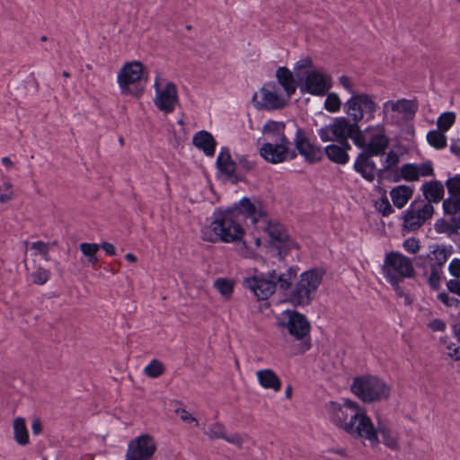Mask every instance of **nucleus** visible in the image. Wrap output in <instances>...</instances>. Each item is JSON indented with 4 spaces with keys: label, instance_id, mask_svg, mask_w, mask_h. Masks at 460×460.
Here are the masks:
<instances>
[{
    "label": "nucleus",
    "instance_id": "nucleus-1",
    "mask_svg": "<svg viewBox=\"0 0 460 460\" xmlns=\"http://www.w3.org/2000/svg\"><path fill=\"white\" fill-rule=\"evenodd\" d=\"M334 425L357 438H365L377 444L376 428L364 410L355 402L346 400L342 405L331 402L328 407Z\"/></svg>",
    "mask_w": 460,
    "mask_h": 460
},
{
    "label": "nucleus",
    "instance_id": "nucleus-2",
    "mask_svg": "<svg viewBox=\"0 0 460 460\" xmlns=\"http://www.w3.org/2000/svg\"><path fill=\"white\" fill-rule=\"evenodd\" d=\"M209 229L212 233L208 235L207 230H202V239L211 243H234L241 241L244 234L236 208L215 211Z\"/></svg>",
    "mask_w": 460,
    "mask_h": 460
},
{
    "label": "nucleus",
    "instance_id": "nucleus-3",
    "mask_svg": "<svg viewBox=\"0 0 460 460\" xmlns=\"http://www.w3.org/2000/svg\"><path fill=\"white\" fill-rule=\"evenodd\" d=\"M323 277V272L318 269L303 272L296 285L291 289L288 301L294 306L310 305L322 283Z\"/></svg>",
    "mask_w": 460,
    "mask_h": 460
},
{
    "label": "nucleus",
    "instance_id": "nucleus-4",
    "mask_svg": "<svg viewBox=\"0 0 460 460\" xmlns=\"http://www.w3.org/2000/svg\"><path fill=\"white\" fill-rule=\"evenodd\" d=\"M351 392L364 402H373L387 399L390 387L381 379L372 376L355 377Z\"/></svg>",
    "mask_w": 460,
    "mask_h": 460
},
{
    "label": "nucleus",
    "instance_id": "nucleus-5",
    "mask_svg": "<svg viewBox=\"0 0 460 460\" xmlns=\"http://www.w3.org/2000/svg\"><path fill=\"white\" fill-rule=\"evenodd\" d=\"M144 66L139 61L126 63L118 74V84L124 95L139 96L143 93L141 80Z\"/></svg>",
    "mask_w": 460,
    "mask_h": 460
},
{
    "label": "nucleus",
    "instance_id": "nucleus-6",
    "mask_svg": "<svg viewBox=\"0 0 460 460\" xmlns=\"http://www.w3.org/2000/svg\"><path fill=\"white\" fill-rule=\"evenodd\" d=\"M382 271L386 279L413 278L414 267L410 258L398 252H387L385 256Z\"/></svg>",
    "mask_w": 460,
    "mask_h": 460
},
{
    "label": "nucleus",
    "instance_id": "nucleus-7",
    "mask_svg": "<svg viewBox=\"0 0 460 460\" xmlns=\"http://www.w3.org/2000/svg\"><path fill=\"white\" fill-rule=\"evenodd\" d=\"M261 100H257V93H254L252 101L258 110L275 111L284 108L289 97L279 92V87L274 82L265 84L260 90Z\"/></svg>",
    "mask_w": 460,
    "mask_h": 460
},
{
    "label": "nucleus",
    "instance_id": "nucleus-8",
    "mask_svg": "<svg viewBox=\"0 0 460 460\" xmlns=\"http://www.w3.org/2000/svg\"><path fill=\"white\" fill-rule=\"evenodd\" d=\"M377 108L373 97L367 93L353 94L345 103L344 111L351 121L358 124L364 114L373 117Z\"/></svg>",
    "mask_w": 460,
    "mask_h": 460
},
{
    "label": "nucleus",
    "instance_id": "nucleus-9",
    "mask_svg": "<svg viewBox=\"0 0 460 460\" xmlns=\"http://www.w3.org/2000/svg\"><path fill=\"white\" fill-rule=\"evenodd\" d=\"M356 123L346 117H337L332 122L318 130V136L323 142H333L349 139Z\"/></svg>",
    "mask_w": 460,
    "mask_h": 460
},
{
    "label": "nucleus",
    "instance_id": "nucleus-10",
    "mask_svg": "<svg viewBox=\"0 0 460 460\" xmlns=\"http://www.w3.org/2000/svg\"><path fill=\"white\" fill-rule=\"evenodd\" d=\"M265 225V231L274 242V245L278 250V255L283 259L288 252L293 248H298L297 245L289 238V235L283 225L277 221L262 220Z\"/></svg>",
    "mask_w": 460,
    "mask_h": 460
},
{
    "label": "nucleus",
    "instance_id": "nucleus-11",
    "mask_svg": "<svg viewBox=\"0 0 460 460\" xmlns=\"http://www.w3.org/2000/svg\"><path fill=\"white\" fill-rule=\"evenodd\" d=\"M292 128L295 129L294 143L296 150L310 164L322 161L324 154L322 147L312 144L305 131L299 128L295 122H292Z\"/></svg>",
    "mask_w": 460,
    "mask_h": 460
},
{
    "label": "nucleus",
    "instance_id": "nucleus-12",
    "mask_svg": "<svg viewBox=\"0 0 460 460\" xmlns=\"http://www.w3.org/2000/svg\"><path fill=\"white\" fill-rule=\"evenodd\" d=\"M156 445L150 435H141L129 442L125 460H150Z\"/></svg>",
    "mask_w": 460,
    "mask_h": 460
},
{
    "label": "nucleus",
    "instance_id": "nucleus-13",
    "mask_svg": "<svg viewBox=\"0 0 460 460\" xmlns=\"http://www.w3.org/2000/svg\"><path fill=\"white\" fill-rule=\"evenodd\" d=\"M291 142H274L265 143L260 148V155L267 162L271 164H279L288 158L294 159L296 157V150L290 149Z\"/></svg>",
    "mask_w": 460,
    "mask_h": 460
},
{
    "label": "nucleus",
    "instance_id": "nucleus-14",
    "mask_svg": "<svg viewBox=\"0 0 460 460\" xmlns=\"http://www.w3.org/2000/svg\"><path fill=\"white\" fill-rule=\"evenodd\" d=\"M283 316L287 318V322L281 321L279 324L280 327L287 328L291 336L296 340H302L308 336L310 323L304 314L296 311L286 310Z\"/></svg>",
    "mask_w": 460,
    "mask_h": 460
},
{
    "label": "nucleus",
    "instance_id": "nucleus-15",
    "mask_svg": "<svg viewBox=\"0 0 460 460\" xmlns=\"http://www.w3.org/2000/svg\"><path fill=\"white\" fill-rule=\"evenodd\" d=\"M413 206L414 204L411 205L403 217V226L410 231L419 229L434 213V208L429 203L424 204L421 208H413Z\"/></svg>",
    "mask_w": 460,
    "mask_h": 460
},
{
    "label": "nucleus",
    "instance_id": "nucleus-16",
    "mask_svg": "<svg viewBox=\"0 0 460 460\" xmlns=\"http://www.w3.org/2000/svg\"><path fill=\"white\" fill-rule=\"evenodd\" d=\"M155 87L157 93L154 101L155 106L165 113L172 112L175 103L178 102L176 85L173 83L169 82L165 84L163 90H159V83L156 80Z\"/></svg>",
    "mask_w": 460,
    "mask_h": 460
},
{
    "label": "nucleus",
    "instance_id": "nucleus-17",
    "mask_svg": "<svg viewBox=\"0 0 460 460\" xmlns=\"http://www.w3.org/2000/svg\"><path fill=\"white\" fill-rule=\"evenodd\" d=\"M243 286L249 288L259 300L268 299L276 291L271 278L263 275L244 279Z\"/></svg>",
    "mask_w": 460,
    "mask_h": 460
},
{
    "label": "nucleus",
    "instance_id": "nucleus-18",
    "mask_svg": "<svg viewBox=\"0 0 460 460\" xmlns=\"http://www.w3.org/2000/svg\"><path fill=\"white\" fill-rule=\"evenodd\" d=\"M330 87L331 85L325 75L318 71H312L307 74L305 83L300 85V92L302 93H308L312 95L323 96Z\"/></svg>",
    "mask_w": 460,
    "mask_h": 460
},
{
    "label": "nucleus",
    "instance_id": "nucleus-19",
    "mask_svg": "<svg viewBox=\"0 0 460 460\" xmlns=\"http://www.w3.org/2000/svg\"><path fill=\"white\" fill-rule=\"evenodd\" d=\"M374 156L376 155L362 150L357 156L353 166L354 170L369 182H372L377 174L376 164L373 160Z\"/></svg>",
    "mask_w": 460,
    "mask_h": 460
},
{
    "label": "nucleus",
    "instance_id": "nucleus-20",
    "mask_svg": "<svg viewBox=\"0 0 460 460\" xmlns=\"http://www.w3.org/2000/svg\"><path fill=\"white\" fill-rule=\"evenodd\" d=\"M375 129L376 132L372 135L364 151L377 156L383 155L389 146L390 139L383 125L376 126Z\"/></svg>",
    "mask_w": 460,
    "mask_h": 460
},
{
    "label": "nucleus",
    "instance_id": "nucleus-21",
    "mask_svg": "<svg viewBox=\"0 0 460 460\" xmlns=\"http://www.w3.org/2000/svg\"><path fill=\"white\" fill-rule=\"evenodd\" d=\"M217 165L219 171L227 178L233 179L234 182L242 181L243 178L236 173V163L231 158L227 147H223L217 158Z\"/></svg>",
    "mask_w": 460,
    "mask_h": 460
},
{
    "label": "nucleus",
    "instance_id": "nucleus-22",
    "mask_svg": "<svg viewBox=\"0 0 460 460\" xmlns=\"http://www.w3.org/2000/svg\"><path fill=\"white\" fill-rule=\"evenodd\" d=\"M232 208L239 210L241 223L244 217L251 218L253 224L257 223L261 218L266 217L265 213L261 208H258L248 198H243Z\"/></svg>",
    "mask_w": 460,
    "mask_h": 460
},
{
    "label": "nucleus",
    "instance_id": "nucleus-23",
    "mask_svg": "<svg viewBox=\"0 0 460 460\" xmlns=\"http://www.w3.org/2000/svg\"><path fill=\"white\" fill-rule=\"evenodd\" d=\"M276 78L278 86H281L283 93L290 98L296 90V84L292 72L286 66H280L276 71Z\"/></svg>",
    "mask_w": 460,
    "mask_h": 460
},
{
    "label": "nucleus",
    "instance_id": "nucleus-24",
    "mask_svg": "<svg viewBox=\"0 0 460 460\" xmlns=\"http://www.w3.org/2000/svg\"><path fill=\"white\" fill-rule=\"evenodd\" d=\"M192 143L208 156H212L215 153L217 143L213 136L206 130L196 133L193 137Z\"/></svg>",
    "mask_w": 460,
    "mask_h": 460
},
{
    "label": "nucleus",
    "instance_id": "nucleus-25",
    "mask_svg": "<svg viewBox=\"0 0 460 460\" xmlns=\"http://www.w3.org/2000/svg\"><path fill=\"white\" fill-rule=\"evenodd\" d=\"M421 190L425 199L428 200L427 203H438L443 199L444 197V186L437 180L430 181L422 185Z\"/></svg>",
    "mask_w": 460,
    "mask_h": 460
},
{
    "label": "nucleus",
    "instance_id": "nucleus-26",
    "mask_svg": "<svg viewBox=\"0 0 460 460\" xmlns=\"http://www.w3.org/2000/svg\"><path fill=\"white\" fill-rule=\"evenodd\" d=\"M391 107L393 111L402 113L405 118L414 116L418 110V104L415 101L401 99L397 102L388 101L384 104V108Z\"/></svg>",
    "mask_w": 460,
    "mask_h": 460
},
{
    "label": "nucleus",
    "instance_id": "nucleus-27",
    "mask_svg": "<svg viewBox=\"0 0 460 460\" xmlns=\"http://www.w3.org/2000/svg\"><path fill=\"white\" fill-rule=\"evenodd\" d=\"M285 123L270 120L264 125L263 133L266 134L273 142L288 143L289 140L285 135Z\"/></svg>",
    "mask_w": 460,
    "mask_h": 460
},
{
    "label": "nucleus",
    "instance_id": "nucleus-28",
    "mask_svg": "<svg viewBox=\"0 0 460 460\" xmlns=\"http://www.w3.org/2000/svg\"><path fill=\"white\" fill-rule=\"evenodd\" d=\"M259 384L265 389H272L279 392L281 389L279 377L271 369H262L256 373Z\"/></svg>",
    "mask_w": 460,
    "mask_h": 460
},
{
    "label": "nucleus",
    "instance_id": "nucleus-29",
    "mask_svg": "<svg viewBox=\"0 0 460 460\" xmlns=\"http://www.w3.org/2000/svg\"><path fill=\"white\" fill-rule=\"evenodd\" d=\"M296 276V269L290 267L286 273L278 274L276 270L268 272V277L271 278L275 284L279 286L280 289L286 291L290 288L293 279Z\"/></svg>",
    "mask_w": 460,
    "mask_h": 460
},
{
    "label": "nucleus",
    "instance_id": "nucleus-30",
    "mask_svg": "<svg viewBox=\"0 0 460 460\" xmlns=\"http://www.w3.org/2000/svg\"><path fill=\"white\" fill-rule=\"evenodd\" d=\"M430 248H432V250H430V252L427 255L429 266H437L441 269L447 261L451 252L447 251L444 245L435 244Z\"/></svg>",
    "mask_w": 460,
    "mask_h": 460
},
{
    "label": "nucleus",
    "instance_id": "nucleus-31",
    "mask_svg": "<svg viewBox=\"0 0 460 460\" xmlns=\"http://www.w3.org/2000/svg\"><path fill=\"white\" fill-rule=\"evenodd\" d=\"M412 189L406 185H400L390 191L393 203L395 207L402 208L412 196Z\"/></svg>",
    "mask_w": 460,
    "mask_h": 460
},
{
    "label": "nucleus",
    "instance_id": "nucleus-32",
    "mask_svg": "<svg viewBox=\"0 0 460 460\" xmlns=\"http://www.w3.org/2000/svg\"><path fill=\"white\" fill-rule=\"evenodd\" d=\"M324 153L328 159L338 164L348 163L349 156L345 153V149L337 144H331L324 148Z\"/></svg>",
    "mask_w": 460,
    "mask_h": 460
},
{
    "label": "nucleus",
    "instance_id": "nucleus-33",
    "mask_svg": "<svg viewBox=\"0 0 460 460\" xmlns=\"http://www.w3.org/2000/svg\"><path fill=\"white\" fill-rule=\"evenodd\" d=\"M13 434L15 441L21 446L29 444V435L25 424V420L22 417H17L13 420Z\"/></svg>",
    "mask_w": 460,
    "mask_h": 460
},
{
    "label": "nucleus",
    "instance_id": "nucleus-34",
    "mask_svg": "<svg viewBox=\"0 0 460 460\" xmlns=\"http://www.w3.org/2000/svg\"><path fill=\"white\" fill-rule=\"evenodd\" d=\"M376 432L381 434L384 445L392 450H399L398 438L389 429L379 426L376 429Z\"/></svg>",
    "mask_w": 460,
    "mask_h": 460
},
{
    "label": "nucleus",
    "instance_id": "nucleus-35",
    "mask_svg": "<svg viewBox=\"0 0 460 460\" xmlns=\"http://www.w3.org/2000/svg\"><path fill=\"white\" fill-rule=\"evenodd\" d=\"M83 255L86 257L88 263L95 265L98 262L96 253L100 250L98 243H82L79 245Z\"/></svg>",
    "mask_w": 460,
    "mask_h": 460
},
{
    "label": "nucleus",
    "instance_id": "nucleus-36",
    "mask_svg": "<svg viewBox=\"0 0 460 460\" xmlns=\"http://www.w3.org/2000/svg\"><path fill=\"white\" fill-rule=\"evenodd\" d=\"M445 131L438 130H430L427 134V140L429 144L437 148L441 149L447 146V137L444 134Z\"/></svg>",
    "mask_w": 460,
    "mask_h": 460
},
{
    "label": "nucleus",
    "instance_id": "nucleus-37",
    "mask_svg": "<svg viewBox=\"0 0 460 460\" xmlns=\"http://www.w3.org/2000/svg\"><path fill=\"white\" fill-rule=\"evenodd\" d=\"M165 372L164 365L158 359H153L145 368L144 374L151 378H156Z\"/></svg>",
    "mask_w": 460,
    "mask_h": 460
},
{
    "label": "nucleus",
    "instance_id": "nucleus-38",
    "mask_svg": "<svg viewBox=\"0 0 460 460\" xmlns=\"http://www.w3.org/2000/svg\"><path fill=\"white\" fill-rule=\"evenodd\" d=\"M214 288L226 298H229L234 290V283L227 279L219 278L215 280Z\"/></svg>",
    "mask_w": 460,
    "mask_h": 460
},
{
    "label": "nucleus",
    "instance_id": "nucleus-39",
    "mask_svg": "<svg viewBox=\"0 0 460 460\" xmlns=\"http://www.w3.org/2000/svg\"><path fill=\"white\" fill-rule=\"evenodd\" d=\"M443 209L445 214L455 215L460 212V194L450 197L443 201Z\"/></svg>",
    "mask_w": 460,
    "mask_h": 460
},
{
    "label": "nucleus",
    "instance_id": "nucleus-40",
    "mask_svg": "<svg viewBox=\"0 0 460 460\" xmlns=\"http://www.w3.org/2000/svg\"><path fill=\"white\" fill-rule=\"evenodd\" d=\"M402 177L408 181H415L419 180L418 164H405L401 169Z\"/></svg>",
    "mask_w": 460,
    "mask_h": 460
},
{
    "label": "nucleus",
    "instance_id": "nucleus-41",
    "mask_svg": "<svg viewBox=\"0 0 460 460\" xmlns=\"http://www.w3.org/2000/svg\"><path fill=\"white\" fill-rule=\"evenodd\" d=\"M323 457L325 460H343L348 457L345 448H327L323 452Z\"/></svg>",
    "mask_w": 460,
    "mask_h": 460
},
{
    "label": "nucleus",
    "instance_id": "nucleus-42",
    "mask_svg": "<svg viewBox=\"0 0 460 460\" xmlns=\"http://www.w3.org/2000/svg\"><path fill=\"white\" fill-rule=\"evenodd\" d=\"M456 119V115L454 112L447 111L441 114L438 119V128L441 131H447L450 128V127L454 124Z\"/></svg>",
    "mask_w": 460,
    "mask_h": 460
},
{
    "label": "nucleus",
    "instance_id": "nucleus-43",
    "mask_svg": "<svg viewBox=\"0 0 460 460\" xmlns=\"http://www.w3.org/2000/svg\"><path fill=\"white\" fill-rule=\"evenodd\" d=\"M236 173L240 176L241 173H247L254 168V163L249 160L248 156L241 155L237 158Z\"/></svg>",
    "mask_w": 460,
    "mask_h": 460
},
{
    "label": "nucleus",
    "instance_id": "nucleus-44",
    "mask_svg": "<svg viewBox=\"0 0 460 460\" xmlns=\"http://www.w3.org/2000/svg\"><path fill=\"white\" fill-rule=\"evenodd\" d=\"M341 102L338 94L331 93L327 95L324 102V108L330 112H336L340 111Z\"/></svg>",
    "mask_w": 460,
    "mask_h": 460
},
{
    "label": "nucleus",
    "instance_id": "nucleus-45",
    "mask_svg": "<svg viewBox=\"0 0 460 460\" xmlns=\"http://www.w3.org/2000/svg\"><path fill=\"white\" fill-rule=\"evenodd\" d=\"M441 274V269L437 266L430 267V275L428 279V283L432 289L438 290L440 288Z\"/></svg>",
    "mask_w": 460,
    "mask_h": 460
},
{
    "label": "nucleus",
    "instance_id": "nucleus-46",
    "mask_svg": "<svg viewBox=\"0 0 460 460\" xmlns=\"http://www.w3.org/2000/svg\"><path fill=\"white\" fill-rule=\"evenodd\" d=\"M206 434L212 439L222 438L225 440V438H226V434L225 432V427L223 424H221L219 422L211 424L208 427V429L206 432Z\"/></svg>",
    "mask_w": 460,
    "mask_h": 460
},
{
    "label": "nucleus",
    "instance_id": "nucleus-47",
    "mask_svg": "<svg viewBox=\"0 0 460 460\" xmlns=\"http://www.w3.org/2000/svg\"><path fill=\"white\" fill-rule=\"evenodd\" d=\"M356 128H353L351 136L349 138L352 139L353 143L363 150L366 148L367 143L363 132L360 130L358 124L356 123Z\"/></svg>",
    "mask_w": 460,
    "mask_h": 460
},
{
    "label": "nucleus",
    "instance_id": "nucleus-48",
    "mask_svg": "<svg viewBox=\"0 0 460 460\" xmlns=\"http://www.w3.org/2000/svg\"><path fill=\"white\" fill-rule=\"evenodd\" d=\"M50 277V272L43 268H38L37 270L31 273V279L33 283L37 285L45 284Z\"/></svg>",
    "mask_w": 460,
    "mask_h": 460
},
{
    "label": "nucleus",
    "instance_id": "nucleus-49",
    "mask_svg": "<svg viewBox=\"0 0 460 460\" xmlns=\"http://www.w3.org/2000/svg\"><path fill=\"white\" fill-rule=\"evenodd\" d=\"M446 186L451 197L460 195V175L449 178L446 181Z\"/></svg>",
    "mask_w": 460,
    "mask_h": 460
},
{
    "label": "nucleus",
    "instance_id": "nucleus-50",
    "mask_svg": "<svg viewBox=\"0 0 460 460\" xmlns=\"http://www.w3.org/2000/svg\"><path fill=\"white\" fill-rule=\"evenodd\" d=\"M248 439L249 437L247 435H241L239 433H234L230 436L226 435V438H225L226 441L236 446L240 449L243 448V443Z\"/></svg>",
    "mask_w": 460,
    "mask_h": 460
},
{
    "label": "nucleus",
    "instance_id": "nucleus-51",
    "mask_svg": "<svg viewBox=\"0 0 460 460\" xmlns=\"http://www.w3.org/2000/svg\"><path fill=\"white\" fill-rule=\"evenodd\" d=\"M376 207L383 217H387L394 211L387 198H382L376 202Z\"/></svg>",
    "mask_w": 460,
    "mask_h": 460
},
{
    "label": "nucleus",
    "instance_id": "nucleus-52",
    "mask_svg": "<svg viewBox=\"0 0 460 460\" xmlns=\"http://www.w3.org/2000/svg\"><path fill=\"white\" fill-rule=\"evenodd\" d=\"M399 162V156L398 155L394 152V151H390L387 155H386V158H385V164H384V168L379 170V174H382L385 171H386L387 169H389L391 166L393 165H395L396 164H398Z\"/></svg>",
    "mask_w": 460,
    "mask_h": 460
},
{
    "label": "nucleus",
    "instance_id": "nucleus-53",
    "mask_svg": "<svg viewBox=\"0 0 460 460\" xmlns=\"http://www.w3.org/2000/svg\"><path fill=\"white\" fill-rule=\"evenodd\" d=\"M438 299L448 307H456L460 301L457 298L450 296L447 293L442 292L438 295Z\"/></svg>",
    "mask_w": 460,
    "mask_h": 460
},
{
    "label": "nucleus",
    "instance_id": "nucleus-54",
    "mask_svg": "<svg viewBox=\"0 0 460 460\" xmlns=\"http://www.w3.org/2000/svg\"><path fill=\"white\" fill-rule=\"evenodd\" d=\"M175 412L180 416V419L184 422H193L195 427H199V421L194 418L191 413L183 408L175 409Z\"/></svg>",
    "mask_w": 460,
    "mask_h": 460
},
{
    "label": "nucleus",
    "instance_id": "nucleus-55",
    "mask_svg": "<svg viewBox=\"0 0 460 460\" xmlns=\"http://www.w3.org/2000/svg\"><path fill=\"white\" fill-rule=\"evenodd\" d=\"M50 243H47L41 241L34 242L31 243V248L40 253L46 261H48V255L49 251Z\"/></svg>",
    "mask_w": 460,
    "mask_h": 460
},
{
    "label": "nucleus",
    "instance_id": "nucleus-56",
    "mask_svg": "<svg viewBox=\"0 0 460 460\" xmlns=\"http://www.w3.org/2000/svg\"><path fill=\"white\" fill-rule=\"evenodd\" d=\"M403 248L410 253L415 254L420 250V242L415 238H408L403 242Z\"/></svg>",
    "mask_w": 460,
    "mask_h": 460
},
{
    "label": "nucleus",
    "instance_id": "nucleus-57",
    "mask_svg": "<svg viewBox=\"0 0 460 460\" xmlns=\"http://www.w3.org/2000/svg\"><path fill=\"white\" fill-rule=\"evenodd\" d=\"M418 175L419 177L434 175V170L431 162L428 161L421 164H418Z\"/></svg>",
    "mask_w": 460,
    "mask_h": 460
},
{
    "label": "nucleus",
    "instance_id": "nucleus-58",
    "mask_svg": "<svg viewBox=\"0 0 460 460\" xmlns=\"http://www.w3.org/2000/svg\"><path fill=\"white\" fill-rule=\"evenodd\" d=\"M448 270L451 275H453L456 279H460V260H452L451 262L449 263Z\"/></svg>",
    "mask_w": 460,
    "mask_h": 460
},
{
    "label": "nucleus",
    "instance_id": "nucleus-59",
    "mask_svg": "<svg viewBox=\"0 0 460 460\" xmlns=\"http://www.w3.org/2000/svg\"><path fill=\"white\" fill-rule=\"evenodd\" d=\"M447 288L451 292L460 296V279H450L447 282Z\"/></svg>",
    "mask_w": 460,
    "mask_h": 460
},
{
    "label": "nucleus",
    "instance_id": "nucleus-60",
    "mask_svg": "<svg viewBox=\"0 0 460 460\" xmlns=\"http://www.w3.org/2000/svg\"><path fill=\"white\" fill-rule=\"evenodd\" d=\"M447 349L448 350L447 355L448 357L452 358L454 360L459 361L460 360V347H456L454 343H450L447 346Z\"/></svg>",
    "mask_w": 460,
    "mask_h": 460
},
{
    "label": "nucleus",
    "instance_id": "nucleus-61",
    "mask_svg": "<svg viewBox=\"0 0 460 460\" xmlns=\"http://www.w3.org/2000/svg\"><path fill=\"white\" fill-rule=\"evenodd\" d=\"M390 284L393 286L396 295L400 297L402 296H404L405 294H404V291L402 289V288L400 286V283L403 280V279H400L398 278H393L392 279H387Z\"/></svg>",
    "mask_w": 460,
    "mask_h": 460
},
{
    "label": "nucleus",
    "instance_id": "nucleus-62",
    "mask_svg": "<svg viewBox=\"0 0 460 460\" xmlns=\"http://www.w3.org/2000/svg\"><path fill=\"white\" fill-rule=\"evenodd\" d=\"M429 327L434 332H443L446 329V323L440 319H434L429 323Z\"/></svg>",
    "mask_w": 460,
    "mask_h": 460
},
{
    "label": "nucleus",
    "instance_id": "nucleus-63",
    "mask_svg": "<svg viewBox=\"0 0 460 460\" xmlns=\"http://www.w3.org/2000/svg\"><path fill=\"white\" fill-rule=\"evenodd\" d=\"M43 426L39 418H34L31 423V430L34 435H39L42 432Z\"/></svg>",
    "mask_w": 460,
    "mask_h": 460
},
{
    "label": "nucleus",
    "instance_id": "nucleus-64",
    "mask_svg": "<svg viewBox=\"0 0 460 460\" xmlns=\"http://www.w3.org/2000/svg\"><path fill=\"white\" fill-rule=\"evenodd\" d=\"M307 67H313V61L309 58H306L299 60L296 63V65L295 66V69L296 70H300V69L307 68Z\"/></svg>",
    "mask_w": 460,
    "mask_h": 460
}]
</instances>
